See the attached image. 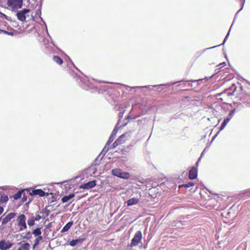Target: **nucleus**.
I'll use <instances>...</instances> for the list:
<instances>
[{"label":"nucleus","instance_id":"obj_9","mask_svg":"<svg viewBox=\"0 0 250 250\" xmlns=\"http://www.w3.org/2000/svg\"><path fill=\"white\" fill-rule=\"evenodd\" d=\"M16 215L15 212H10L2 220L1 226H4L9 222L12 219L14 218Z\"/></svg>","mask_w":250,"mask_h":250},{"label":"nucleus","instance_id":"obj_31","mask_svg":"<svg viewBox=\"0 0 250 250\" xmlns=\"http://www.w3.org/2000/svg\"><path fill=\"white\" fill-rule=\"evenodd\" d=\"M121 144H120L118 141L116 140L115 142H114L112 144V145L111 146V147H112V148L113 149H114L117 146L120 145Z\"/></svg>","mask_w":250,"mask_h":250},{"label":"nucleus","instance_id":"obj_48","mask_svg":"<svg viewBox=\"0 0 250 250\" xmlns=\"http://www.w3.org/2000/svg\"><path fill=\"white\" fill-rule=\"evenodd\" d=\"M17 250H21L19 248Z\"/></svg>","mask_w":250,"mask_h":250},{"label":"nucleus","instance_id":"obj_36","mask_svg":"<svg viewBox=\"0 0 250 250\" xmlns=\"http://www.w3.org/2000/svg\"><path fill=\"white\" fill-rule=\"evenodd\" d=\"M41 219V216L39 214L36 215V216L34 218V220L35 221H39Z\"/></svg>","mask_w":250,"mask_h":250},{"label":"nucleus","instance_id":"obj_18","mask_svg":"<svg viewBox=\"0 0 250 250\" xmlns=\"http://www.w3.org/2000/svg\"><path fill=\"white\" fill-rule=\"evenodd\" d=\"M53 60L58 64H62L63 63V60L58 56H54Z\"/></svg>","mask_w":250,"mask_h":250},{"label":"nucleus","instance_id":"obj_3","mask_svg":"<svg viewBox=\"0 0 250 250\" xmlns=\"http://www.w3.org/2000/svg\"><path fill=\"white\" fill-rule=\"evenodd\" d=\"M142 233L140 230L137 231L131 240L130 247H133L138 245L142 239Z\"/></svg>","mask_w":250,"mask_h":250},{"label":"nucleus","instance_id":"obj_29","mask_svg":"<svg viewBox=\"0 0 250 250\" xmlns=\"http://www.w3.org/2000/svg\"><path fill=\"white\" fill-rule=\"evenodd\" d=\"M245 0H243L242 1H241V5H242V7L241 8V9L236 13L235 15V17H234V20H235V19H236V16L237 15V14H238V13L241 11L242 10V9L243 8V6L244 5V3H245Z\"/></svg>","mask_w":250,"mask_h":250},{"label":"nucleus","instance_id":"obj_32","mask_svg":"<svg viewBox=\"0 0 250 250\" xmlns=\"http://www.w3.org/2000/svg\"><path fill=\"white\" fill-rule=\"evenodd\" d=\"M194 185L193 183H192V182H189L187 184H185V185H182L181 186H183V187H186V188H189L191 186H193Z\"/></svg>","mask_w":250,"mask_h":250},{"label":"nucleus","instance_id":"obj_43","mask_svg":"<svg viewBox=\"0 0 250 250\" xmlns=\"http://www.w3.org/2000/svg\"><path fill=\"white\" fill-rule=\"evenodd\" d=\"M27 200V198L26 197H25L24 196H23V198H22V200L23 201H25L26 200Z\"/></svg>","mask_w":250,"mask_h":250},{"label":"nucleus","instance_id":"obj_8","mask_svg":"<svg viewBox=\"0 0 250 250\" xmlns=\"http://www.w3.org/2000/svg\"><path fill=\"white\" fill-rule=\"evenodd\" d=\"M13 246V244L6 241L5 240H1L0 241V250H7L9 249Z\"/></svg>","mask_w":250,"mask_h":250},{"label":"nucleus","instance_id":"obj_7","mask_svg":"<svg viewBox=\"0 0 250 250\" xmlns=\"http://www.w3.org/2000/svg\"><path fill=\"white\" fill-rule=\"evenodd\" d=\"M131 137L130 132H126L121 135L116 140L118 142L122 145L125 142V141L128 140Z\"/></svg>","mask_w":250,"mask_h":250},{"label":"nucleus","instance_id":"obj_28","mask_svg":"<svg viewBox=\"0 0 250 250\" xmlns=\"http://www.w3.org/2000/svg\"><path fill=\"white\" fill-rule=\"evenodd\" d=\"M109 148V146L105 145V146L104 147L101 154H103L104 155L108 151Z\"/></svg>","mask_w":250,"mask_h":250},{"label":"nucleus","instance_id":"obj_14","mask_svg":"<svg viewBox=\"0 0 250 250\" xmlns=\"http://www.w3.org/2000/svg\"><path fill=\"white\" fill-rule=\"evenodd\" d=\"M139 201L137 198H132L127 201L126 204L128 206H131L137 204Z\"/></svg>","mask_w":250,"mask_h":250},{"label":"nucleus","instance_id":"obj_11","mask_svg":"<svg viewBox=\"0 0 250 250\" xmlns=\"http://www.w3.org/2000/svg\"><path fill=\"white\" fill-rule=\"evenodd\" d=\"M31 196L39 195L41 197L47 196L48 193L45 192L42 189H33L30 193Z\"/></svg>","mask_w":250,"mask_h":250},{"label":"nucleus","instance_id":"obj_22","mask_svg":"<svg viewBox=\"0 0 250 250\" xmlns=\"http://www.w3.org/2000/svg\"><path fill=\"white\" fill-rule=\"evenodd\" d=\"M42 239V236H38L35 239L34 244L33 245V248H35L39 244L40 242Z\"/></svg>","mask_w":250,"mask_h":250},{"label":"nucleus","instance_id":"obj_47","mask_svg":"<svg viewBox=\"0 0 250 250\" xmlns=\"http://www.w3.org/2000/svg\"><path fill=\"white\" fill-rule=\"evenodd\" d=\"M74 67L75 68H76L77 69H78V68H77V67H76L75 65H74Z\"/></svg>","mask_w":250,"mask_h":250},{"label":"nucleus","instance_id":"obj_23","mask_svg":"<svg viewBox=\"0 0 250 250\" xmlns=\"http://www.w3.org/2000/svg\"><path fill=\"white\" fill-rule=\"evenodd\" d=\"M22 191H19L15 194L14 195L13 197L15 200H18L20 199L22 195Z\"/></svg>","mask_w":250,"mask_h":250},{"label":"nucleus","instance_id":"obj_16","mask_svg":"<svg viewBox=\"0 0 250 250\" xmlns=\"http://www.w3.org/2000/svg\"><path fill=\"white\" fill-rule=\"evenodd\" d=\"M75 194L74 193L69 194L68 195L64 196L61 199L62 203H66L70 199L74 197Z\"/></svg>","mask_w":250,"mask_h":250},{"label":"nucleus","instance_id":"obj_4","mask_svg":"<svg viewBox=\"0 0 250 250\" xmlns=\"http://www.w3.org/2000/svg\"><path fill=\"white\" fill-rule=\"evenodd\" d=\"M17 221L18 222V225L20 227V231H22L27 228L26 217L25 215L23 214L20 215L17 219Z\"/></svg>","mask_w":250,"mask_h":250},{"label":"nucleus","instance_id":"obj_38","mask_svg":"<svg viewBox=\"0 0 250 250\" xmlns=\"http://www.w3.org/2000/svg\"><path fill=\"white\" fill-rule=\"evenodd\" d=\"M4 208L2 207H0V215L3 213Z\"/></svg>","mask_w":250,"mask_h":250},{"label":"nucleus","instance_id":"obj_30","mask_svg":"<svg viewBox=\"0 0 250 250\" xmlns=\"http://www.w3.org/2000/svg\"><path fill=\"white\" fill-rule=\"evenodd\" d=\"M0 33H3L5 34H7L8 35H11V36H13L14 35L13 32H8V31H5V30H0Z\"/></svg>","mask_w":250,"mask_h":250},{"label":"nucleus","instance_id":"obj_35","mask_svg":"<svg viewBox=\"0 0 250 250\" xmlns=\"http://www.w3.org/2000/svg\"><path fill=\"white\" fill-rule=\"evenodd\" d=\"M230 118H225L224 121H223V122L225 123V124H226L227 125V124L229 122V121H230Z\"/></svg>","mask_w":250,"mask_h":250},{"label":"nucleus","instance_id":"obj_39","mask_svg":"<svg viewBox=\"0 0 250 250\" xmlns=\"http://www.w3.org/2000/svg\"><path fill=\"white\" fill-rule=\"evenodd\" d=\"M200 159H201V158H200L197 161V162L196 163V167L197 168L198 166V165H199V161H200Z\"/></svg>","mask_w":250,"mask_h":250},{"label":"nucleus","instance_id":"obj_45","mask_svg":"<svg viewBox=\"0 0 250 250\" xmlns=\"http://www.w3.org/2000/svg\"><path fill=\"white\" fill-rule=\"evenodd\" d=\"M0 228H1V229H4V226H1H1H0Z\"/></svg>","mask_w":250,"mask_h":250},{"label":"nucleus","instance_id":"obj_5","mask_svg":"<svg viewBox=\"0 0 250 250\" xmlns=\"http://www.w3.org/2000/svg\"><path fill=\"white\" fill-rule=\"evenodd\" d=\"M29 12V9H24L22 10L18 11L17 14V17L18 19L21 21H25L26 17H28V14Z\"/></svg>","mask_w":250,"mask_h":250},{"label":"nucleus","instance_id":"obj_10","mask_svg":"<svg viewBox=\"0 0 250 250\" xmlns=\"http://www.w3.org/2000/svg\"><path fill=\"white\" fill-rule=\"evenodd\" d=\"M96 185V181L95 180H92L84 184L81 185L80 186V188L83 189H90L94 187Z\"/></svg>","mask_w":250,"mask_h":250},{"label":"nucleus","instance_id":"obj_44","mask_svg":"<svg viewBox=\"0 0 250 250\" xmlns=\"http://www.w3.org/2000/svg\"><path fill=\"white\" fill-rule=\"evenodd\" d=\"M221 125H222L223 126L225 127L226 126V125H227V124L223 122V123H222Z\"/></svg>","mask_w":250,"mask_h":250},{"label":"nucleus","instance_id":"obj_15","mask_svg":"<svg viewBox=\"0 0 250 250\" xmlns=\"http://www.w3.org/2000/svg\"><path fill=\"white\" fill-rule=\"evenodd\" d=\"M73 221H70L68 222L62 229L61 232L62 233H63L67 231L71 227V226L73 225Z\"/></svg>","mask_w":250,"mask_h":250},{"label":"nucleus","instance_id":"obj_41","mask_svg":"<svg viewBox=\"0 0 250 250\" xmlns=\"http://www.w3.org/2000/svg\"><path fill=\"white\" fill-rule=\"evenodd\" d=\"M25 235L26 236H30L31 235V232L30 231H28L27 232H26Z\"/></svg>","mask_w":250,"mask_h":250},{"label":"nucleus","instance_id":"obj_40","mask_svg":"<svg viewBox=\"0 0 250 250\" xmlns=\"http://www.w3.org/2000/svg\"><path fill=\"white\" fill-rule=\"evenodd\" d=\"M164 85V84H159L158 85H154V86H158L159 89H161V87Z\"/></svg>","mask_w":250,"mask_h":250},{"label":"nucleus","instance_id":"obj_37","mask_svg":"<svg viewBox=\"0 0 250 250\" xmlns=\"http://www.w3.org/2000/svg\"><path fill=\"white\" fill-rule=\"evenodd\" d=\"M31 237H32L31 235H30V236H26V235H25V236H23V239H30V238H31Z\"/></svg>","mask_w":250,"mask_h":250},{"label":"nucleus","instance_id":"obj_27","mask_svg":"<svg viewBox=\"0 0 250 250\" xmlns=\"http://www.w3.org/2000/svg\"><path fill=\"white\" fill-rule=\"evenodd\" d=\"M235 111H236V109L235 108H234L232 110H231L229 112V113L227 118H230V120L233 117V116L234 115L235 113Z\"/></svg>","mask_w":250,"mask_h":250},{"label":"nucleus","instance_id":"obj_13","mask_svg":"<svg viewBox=\"0 0 250 250\" xmlns=\"http://www.w3.org/2000/svg\"><path fill=\"white\" fill-rule=\"evenodd\" d=\"M85 238H78L76 239H73L72 241H71L69 243V245L72 247L75 246L77 244H81L82 243L84 240Z\"/></svg>","mask_w":250,"mask_h":250},{"label":"nucleus","instance_id":"obj_17","mask_svg":"<svg viewBox=\"0 0 250 250\" xmlns=\"http://www.w3.org/2000/svg\"><path fill=\"white\" fill-rule=\"evenodd\" d=\"M232 24H233V23L231 24V27H230V29H229V32L228 33V34H227L226 36L225 37V39L224 40L222 44H221L220 45H216V46H212V47H211L207 48L205 49L204 50V51H205L206 50H207V49H209L213 48L216 47H217L218 46L224 44V43H225V42H226L227 39L228 38V37L229 36V32H230L231 28V27L232 26Z\"/></svg>","mask_w":250,"mask_h":250},{"label":"nucleus","instance_id":"obj_20","mask_svg":"<svg viewBox=\"0 0 250 250\" xmlns=\"http://www.w3.org/2000/svg\"><path fill=\"white\" fill-rule=\"evenodd\" d=\"M8 200V197L7 195H1L0 198V204H2L7 202Z\"/></svg>","mask_w":250,"mask_h":250},{"label":"nucleus","instance_id":"obj_33","mask_svg":"<svg viewBox=\"0 0 250 250\" xmlns=\"http://www.w3.org/2000/svg\"><path fill=\"white\" fill-rule=\"evenodd\" d=\"M149 87V85H146V86H134V87H133L132 88V89H138V88H148Z\"/></svg>","mask_w":250,"mask_h":250},{"label":"nucleus","instance_id":"obj_26","mask_svg":"<svg viewBox=\"0 0 250 250\" xmlns=\"http://www.w3.org/2000/svg\"><path fill=\"white\" fill-rule=\"evenodd\" d=\"M41 7H42V5L41 4L40 6H39L38 9L37 10L35 15H36V17L38 16L42 20V21H43V20H42V19L41 17Z\"/></svg>","mask_w":250,"mask_h":250},{"label":"nucleus","instance_id":"obj_19","mask_svg":"<svg viewBox=\"0 0 250 250\" xmlns=\"http://www.w3.org/2000/svg\"><path fill=\"white\" fill-rule=\"evenodd\" d=\"M41 229V228H38L33 230V231H32V233L34 235L35 237L41 236V234L42 233Z\"/></svg>","mask_w":250,"mask_h":250},{"label":"nucleus","instance_id":"obj_34","mask_svg":"<svg viewBox=\"0 0 250 250\" xmlns=\"http://www.w3.org/2000/svg\"><path fill=\"white\" fill-rule=\"evenodd\" d=\"M226 63L225 62H223L222 63H220L219 65H217V67H220L219 68L224 67L226 66Z\"/></svg>","mask_w":250,"mask_h":250},{"label":"nucleus","instance_id":"obj_24","mask_svg":"<svg viewBox=\"0 0 250 250\" xmlns=\"http://www.w3.org/2000/svg\"><path fill=\"white\" fill-rule=\"evenodd\" d=\"M196 80H190L186 82L185 83H183V86H187L188 87H191L192 86V85L191 83H190L189 82H196Z\"/></svg>","mask_w":250,"mask_h":250},{"label":"nucleus","instance_id":"obj_21","mask_svg":"<svg viewBox=\"0 0 250 250\" xmlns=\"http://www.w3.org/2000/svg\"><path fill=\"white\" fill-rule=\"evenodd\" d=\"M30 244L28 243H25L22 245V246L19 248L21 250H29L30 249Z\"/></svg>","mask_w":250,"mask_h":250},{"label":"nucleus","instance_id":"obj_25","mask_svg":"<svg viewBox=\"0 0 250 250\" xmlns=\"http://www.w3.org/2000/svg\"><path fill=\"white\" fill-rule=\"evenodd\" d=\"M35 220H34V218L33 217H30L28 220H27V224L30 226H32L35 224Z\"/></svg>","mask_w":250,"mask_h":250},{"label":"nucleus","instance_id":"obj_2","mask_svg":"<svg viewBox=\"0 0 250 250\" xmlns=\"http://www.w3.org/2000/svg\"><path fill=\"white\" fill-rule=\"evenodd\" d=\"M112 173L113 175L124 179H127L130 177V174L128 172H123L120 168H115L112 169Z\"/></svg>","mask_w":250,"mask_h":250},{"label":"nucleus","instance_id":"obj_42","mask_svg":"<svg viewBox=\"0 0 250 250\" xmlns=\"http://www.w3.org/2000/svg\"><path fill=\"white\" fill-rule=\"evenodd\" d=\"M225 127L221 125L219 130H222Z\"/></svg>","mask_w":250,"mask_h":250},{"label":"nucleus","instance_id":"obj_6","mask_svg":"<svg viewBox=\"0 0 250 250\" xmlns=\"http://www.w3.org/2000/svg\"><path fill=\"white\" fill-rule=\"evenodd\" d=\"M119 123H120V120L118 121V122L116 124V125L115 128L112 131V132L109 138V139L106 143L107 145L110 146L111 143L114 140V138H115L117 133L119 130L118 125H119Z\"/></svg>","mask_w":250,"mask_h":250},{"label":"nucleus","instance_id":"obj_46","mask_svg":"<svg viewBox=\"0 0 250 250\" xmlns=\"http://www.w3.org/2000/svg\"><path fill=\"white\" fill-rule=\"evenodd\" d=\"M47 34L50 37L49 35V33H48V32L47 31Z\"/></svg>","mask_w":250,"mask_h":250},{"label":"nucleus","instance_id":"obj_12","mask_svg":"<svg viewBox=\"0 0 250 250\" xmlns=\"http://www.w3.org/2000/svg\"><path fill=\"white\" fill-rule=\"evenodd\" d=\"M197 168L193 167L189 172V178L191 180H193L196 178L197 176Z\"/></svg>","mask_w":250,"mask_h":250},{"label":"nucleus","instance_id":"obj_1","mask_svg":"<svg viewBox=\"0 0 250 250\" xmlns=\"http://www.w3.org/2000/svg\"><path fill=\"white\" fill-rule=\"evenodd\" d=\"M23 0H7V4L12 11L17 12L22 6Z\"/></svg>","mask_w":250,"mask_h":250}]
</instances>
